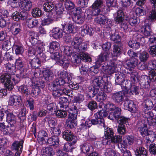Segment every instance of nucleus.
Returning a JSON list of instances; mask_svg holds the SVG:
<instances>
[{
    "mask_svg": "<svg viewBox=\"0 0 156 156\" xmlns=\"http://www.w3.org/2000/svg\"><path fill=\"white\" fill-rule=\"evenodd\" d=\"M28 34L30 42L33 45H34L37 41V38L38 37V34L31 30L28 31Z\"/></svg>",
    "mask_w": 156,
    "mask_h": 156,
    "instance_id": "obj_26",
    "label": "nucleus"
},
{
    "mask_svg": "<svg viewBox=\"0 0 156 156\" xmlns=\"http://www.w3.org/2000/svg\"><path fill=\"white\" fill-rule=\"evenodd\" d=\"M144 122V121H140L138 122L137 124V127L140 129V131L141 135L144 137L146 136L149 131L147 129V125L144 124L143 122Z\"/></svg>",
    "mask_w": 156,
    "mask_h": 156,
    "instance_id": "obj_20",
    "label": "nucleus"
},
{
    "mask_svg": "<svg viewBox=\"0 0 156 156\" xmlns=\"http://www.w3.org/2000/svg\"><path fill=\"white\" fill-rule=\"evenodd\" d=\"M40 91L41 90L39 88L36 86H34L31 90L30 94L32 97H35L39 94Z\"/></svg>",
    "mask_w": 156,
    "mask_h": 156,
    "instance_id": "obj_64",
    "label": "nucleus"
},
{
    "mask_svg": "<svg viewBox=\"0 0 156 156\" xmlns=\"http://www.w3.org/2000/svg\"><path fill=\"white\" fill-rule=\"evenodd\" d=\"M13 49L15 51L16 55H21L24 52L23 46L20 44H14L13 47Z\"/></svg>",
    "mask_w": 156,
    "mask_h": 156,
    "instance_id": "obj_38",
    "label": "nucleus"
},
{
    "mask_svg": "<svg viewBox=\"0 0 156 156\" xmlns=\"http://www.w3.org/2000/svg\"><path fill=\"white\" fill-rule=\"evenodd\" d=\"M124 96V93L121 91H119L113 93L112 98L115 103H119L123 100Z\"/></svg>",
    "mask_w": 156,
    "mask_h": 156,
    "instance_id": "obj_22",
    "label": "nucleus"
},
{
    "mask_svg": "<svg viewBox=\"0 0 156 156\" xmlns=\"http://www.w3.org/2000/svg\"><path fill=\"white\" fill-rule=\"evenodd\" d=\"M26 20V24L29 28H33L37 27L38 25V22L36 19L27 17Z\"/></svg>",
    "mask_w": 156,
    "mask_h": 156,
    "instance_id": "obj_24",
    "label": "nucleus"
},
{
    "mask_svg": "<svg viewBox=\"0 0 156 156\" xmlns=\"http://www.w3.org/2000/svg\"><path fill=\"white\" fill-rule=\"evenodd\" d=\"M146 136L147 143H148V142L149 141L150 142H153L156 138V135L155 133L151 131H149L148 133Z\"/></svg>",
    "mask_w": 156,
    "mask_h": 156,
    "instance_id": "obj_45",
    "label": "nucleus"
},
{
    "mask_svg": "<svg viewBox=\"0 0 156 156\" xmlns=\"http://www.w3.org/2000/svg\"><path fill=\"white\" fill-rule=\"evenodd\" d=\"M80 29L81 34L83 36L86 34L90 35L94 30L93 28L91 27L86 25H84L80 28Z\"/></svg>",
    "mask_w": 156,
    "mask_h": 156,
    "instance_id": "obj_27",
    "label": "nucleus"
},
{
    "mask_svg": "<svg viewBox=\"0 0 156 156\" xmlns=\"http://www.w3.org/2000/svg\"><path fill=\"white\" fill-rule=\"evenodd\" d=\"M91 10L90 12V14L92 16H97V17L101 14H100L101 12V10L99 8L96 7H93L91 6L90 7Z\"/></svg>",
    "mask_w": 156,
    "mask_h": 156,
    "instance_id": "obj_54",
    "label": "nucleus"
},
{
    "mask_svg": "<svg viewBox=\"0 0 156 156\" xmlns=\"http://www.w3.org/2000/svg\"><path fill=\"white\" fill-rule=\"evenodd\" d=\"M43 75L46 81H50L52 80L53 74L51 71L46 70L43 72Z\"/></svg>",
    "mask_w": 156,
    "mask_h": 156,
    "instance_id": "obj_40",
    "label": "nucleus"
},
{
    "mask_svg": "<svg viewBox=\"0 0 156 156\" xmlns=\"http://www.w3.org/2000/svg\"><path fill=\"white\" fill-rule=\"evenodd\" d=\"M94 21L100 24L105 25L106 27H111L112 26V22L103 15H100L94 19Z\"/></svg>",
    "mask_w": 156,
    "mask_h": 156,
    "instance_id": "obj_6",
    "label": "nucleus"
},
{
    "mask_svg": "<svg viewBox=\"0 0 156 156\" xmlns=\"http://www.w3.org/2000/svg\"><path fill=\"white\" fill-rule=\"evenodd\" d=\"M124 106L125 109L128 110L132 113L137 114L139 113L138 108L133 101L129 100L125 101L124 103Z\"/></svg>",
    "mask_w": 156,
    "mask_h": 156,
    "instance_id": "obj_8",
    "label": "nucleus"
},
{
    "mask_svg": "<svg viewBox=\"0 0 156 156\" xmlns=\"http://www.w3.org/2000/svg\"><path fill=\"white\" fill-rule=\"evenodd\" d=\"M34 99L30 98L27 101V107L29 108L30 110L32 111L34 108Z\"/></svg>",
    "mask_w": 156,
    "mask_h": 156,
    "instance_id": "obj_62",
    "label": "nucleus"
},
{
    "mask_svg": "<svg viewBox=\"0 0 156 156\" xmlns=\"http://www.w3.org/2000/svg\"><path fill=\"white\" fill-rule=\"evenodd\" d=\"M45 121L48 122V125L51 128H54L55 126L56 123L54 119L52 117H46L44 119Z\"/></svg>",
    "mask_w": 156,
    "mask_h": 156,
    "instance_id": "obj_50",
    "label": "nucleus"
},
{
    "mask_svg": "<svg viewBox=\"0 0 156 156\" xmlns=\"http://www.w3.org/2000/svg\"><path fill=\"white\" fill-rule=\"evenodd\" d=\"M114 135V133L112 130L109 128L107 127L106 130L105 131V135L106 138L111 139Z\"/></svg>",
    "mask_w": 156,
    "mask_h": 156,
    "instance_id": "obj_56",
    "label": "nucleus"
},
{
    "mask_svg": "<svg viewBox=\"0 0 156 156\" xmlns=\"http://www.w3.org/2000/svg\"><path fill=\"white\" fill-rule=\"evenodd\" d=\"M11 76L5 73L0 76V82L3 83L7 90H11L14 87V84L11 80Z\"/></svg>",
    "mask_w": 156,
    "mask_h": 156,
    "instance_id": "obj_4",
    "label": "nucleus"
},
{
    "mask_svg": "<svg viewBox=\"0 0 156 156\" xmlns=\"http://www.w3.org/2000/svg\"><path fill=\"white\" fill-rule=\"evenodd\" d=\"M124 13L122 10L120 9L117 11L115 14L114 20L116 24L121 23L124 20Z\"/></svg>",
    "mask_w": 156,
    "mask_h": 156,
    "instance_id": "obj_19",
    "label": "nucleus"
},
{
    "mask_svg": "<svg viewBox=\"0 0 156 156\" xmlns=\"http://www.w3.org/2000/svg\"><path fill=\"white\" fill-rule=\"evenodd\" d=\"M42 151L44 155L48 156H51L54 155L55 152L53 149L50 147H47L43 148Z\"/></svg>",
    "mask_w": 156,
    "mask_h": 156,
    "instance_id": "obj_43",
    "label": "nucleus"
},
{
    "mask_svg": "<svg viewBox=\"0 0 156 156\" xmlns=\"http://www.w3.org/2000/svg\"><path fill=\"white\" fill-rule=\"evenodd\" d=\"M44 10L47 12H50L53 10H57V6L53 2H49L44 3L43 5Z\"/></svg>",
    "mask_w": 156,
    "mask_h": 156,
    "instance_id": "obj_21",
    "label": "nucleus"
},
{
    "mask_svg": "<svg viewBox=\"0 0 156 156\" xmlns=\"http://www.w3.org/2000/svg\"><path fill=\"white\" fill-rule=\"evenodd\" d=\"M78 55H75L71 58V61L75 65H77L81 62V60L86 62H90L91 58L87 54L76 53Z\"/></svg>",
    "mask_w": 156,
    "mask_h": 156,
    "instance_id": "obj_5",
    "label": "nucleus"
},
{
    "mask_svg": "<svg viewBox=\"0 0 156 156\" xmlns=\"http://www.w3.org/2000/svg\"><path fill=\"white\" fill-rule=\"evenodd\" d=\"M59 47L60 44L58 42L56 41L51 42L49 46L50 51L51 53H52L54 50H57Z\"/></svg>",
    "mask_w": 156,
    "mask_h": 156,
    "instance_id": "obj_47",
    "label": "nucleus"
},
{
    "mask_svg": "<svg viewBox=\"0 0 156 156\" xmlns=\"http://www.w3.org/2000/svg\"><path fill=\"white\" fill-rule=\"evenodd\" d=\"M5 65L6 70V73L11 76L15 74L16 70V67L14 65L8 63Z\"/></svg>",
    "mask_w": 156,
    "mask_h": 156,
    "instance_id": "obj_30",
    "label": "nucleus"
},
{
    "mask_svg": "<svg viewBox=\"0 0 156 156\" xmlns=\"http://www.w3.org/2000/svg\"><path fill=\"white\" fill-rule=\"evenodd\" d=\"M130 91L129 94L130 95L135 94V95L138 94L139 93V90L140 89L139 87L135 85H133L131 86L130 88Z\"/></svg>",
    "mask_w": 156,
    "mask_h": 156,
    "instance_id": "obj_55",
    "label": "nucleus"
},
{
    "mask_svg": "<svg viewBox=\"0 0 156 156\" xmlns=\"http://www.w3.org/2000/svg\"><path fill=\"white\" fill-rule=\"evenodd\" d=\"M52 36L55 39H57L62 37V31L59 28L56 27L52 30Z\"/></svg>",
    "mask_w": 156,
    "mask_h": 156,
    "instance_id": "obj_37",
    "label": "nucleus"
},
{
    "mask_svg": "<svg viewBox=\"0 0 156 156\" xmlns=\"http://www.w3.org/2000/svg\"><path fill=\"white\" fill-rule=\"evenodd\" d=\"M21 102L20 96L13 95L10 97L9 101V105L13 106H17L20 105Z\"/></svg>",
    "mask_w": 156,
    "mask_h": 156,
    "instance_id": "obj_16",
    "label": "nucleus"
},
{
    "mask_svg": "<svg viewBox=\"0 0 156 156\" xmlns=\"http://www.w3.org/2000/svg\"><path fill=\"white\" fill-rule=\"evenodd\" d=\"M6 114V121L10 124H15L16 123V117L13 113L7 111L5 112Z\"/></svg>",
    "mask_w": 156,
    "mask_h": 156,
    "instance_id": "obj_23",
    "label": "nucleus"
},
{
    "mask_svg": "<svg viewBox=\"0 0 156 156\" xmlns=\"http://www.w3.org/2000/svg\"><path fill=\"white\" fill-rule=\"evenodd\" d=\"M21 6L23 9L26 11H30L32 7V2L30 0H24L22 2Z\"/></svg>",
    "mask_w": 156,
    "mask_h": 156,
    "instance_id": "obj_28",
    "label": "nucleus"
},
{
    "mask_svg": "<svg viewBox=\"0 0 156 156\" xmlns=\"http://www.w3.org/2000/svg\"><path fill=\"white\" fill-rule=\"evenodd\" d=\"M18 90L20 92L24 94L26 96H28L30 94L29 91L26 86H21L19 87Z\"/></svg>",
    "mask_w": 156,
    "mask_h": 156,
    "instance_id": "obj_59",
    "label": "nucleus"
},
{
    "mask_svg": "<svg viewBox=\"0 0 156 156\" xmlns=\"http://www.w3.org/2000/svg\"><path fill=\"white\" fill-rule=\"evenodd\" d=\"M59 102L60 104L62 105V106L65 108L67 107L69 102L67 98L63 97H60Z\"/></svg>",
    "mask_w": 156,
    "mask_h": 156,
    "instance_id": "obj_60",
    "label": "nucleus"
},
{
    "mask_svg": "<svg viewBox=\"0 0 156 156\" xmlns=\"http://www.w3.org/2000/svg\"><path fill=\"white\" fill-rule=\"evenodd\" d=\"M59 139L58 136H52L48 139L46 143H47L51 146L57 147L58 146Z\"/></svg>",
    "mask_w": 156,
    "mask_h": 156,
    "instance_id": "obj_25",
    "label": "nucleus"
},
{
    "mask_svg": "<svg viewBox=\"0 0 156 156\" xmlns=\"http://www.w3.org/2000/svg\"><path fill=\"white\" fill-rule=\"evenodd\" d=\"M141 31L146 37L149 36L152 34L150 27L148 24L143 26L141 28Z\"/></svg>",
    "mask_w": 156,
    "mask_h": 156,
    "instance_id": "obj_32",
    "label": "nucleus"
},
{
    "mask_svg": "<svg viewBox=\"0 0 156 156\" xmlns=\"http://www.w3.org/2000/svg\"><path fill=\"white\" fill-rule=\"evenodd\" d=\"M63 137L69 142L75 144L77 140V138L70 130H66L62 133Z\"/></svg>",
    "mask_w": 156,
    "mask_h": 156,
    "instance_id": "obj_7",
    "label": "nucleus"
},
{
    "mask_svg": "<svg viewBox=\"0 0 156 156\" xmlns=\"http://www.w3.org/2000/svg\"><path fill=\"white\" fill-rule=\"evenodd\" d=\"M121 111V109L117 107L116 109L109 113L108 117V118L112 120H117L122 116Z\"/></svg>",
    "mask_w": 156,
    "mask_h": 156,
    "instance_id": "obj_14",
    "label": "nucleus"
},
{
    "mask_svg": "<svg viewBox=\"0 0 156 156\" xmlns=\"http://www.w3.org/2000/svg\"><path fill=\"white\" fill-rule=\"evenodd\" d=\"M60 77H61V79L65 81V83L67 82L69 83L71 82L72 77L71 75L70 74L69 75L66 71H64L61 72L60 73Z\"/></svg>",
    "mask_w": 156,
    "mask_h": 156,
    "instance_id": "obj_33",
    "label": "nucleus"
},
{
    "mask_svg": "<svg viewBox=\"0 0 156 156\" xmlns=\"http://www.w3.org/2000/svg\"><path fill=\"white\" fill-rule=\"evenodd\" d=\"M65 83V81L62 79H57L52 84L48 85L49 90L53 91L52 95L54 97L56 98L62 95L61 88Z\"/></svg>",
    "mask_w": 156,
    "mask_h": 156,
    "instance_id": "obj_3",
    "label": "nucleus"
},
{
    "mask_svg": "<svg viewBox=\"0 0 156 156\" xmlns=\"http://www.w3.org/2000/svg\"><path fill=\"white\" fill-rule=\"evenodd\" d=\"M123 49L122 46L121 44H116L113 46V52L116 56L120 55Z\"/></svg>",
    "mask_w": 156,
    "mask_h": 156,
    "instance_id": "obj_34",
    "label": "nucleus"
},
{
    "mask_svg": "<svg viewBox=\"0 0 156 156\" xmlns=\"http://www.w3.org/2000/svg\"><path fill=\"white\" fill-rule=\"evenodd\" d=\"M138 60L134 57L131 58L129 60L126 61L124 66L126 69L132 71L137 65Z\"/></svg>",
    "mask_w": 156,
    "mask_h": 156,
    "instance_id": "obj_12",
    "label": "nucleus"
},
{
    "mask_svg": "<svg viewBox=\"0 0 156 156\" xmlns=\"http://www.w3.org/2000/svg\"><path fill=\"white\" fill-rule=\"evenodd\" d=\"M149 57L148 53L144 51L140 54L139 58L140 60L142 62H145L147 61Z\"/></svg>",
    "mask_w": 156,
    "mask_h": 156,
    "instance_id": "obj_51",
    "label": "nucleus"
},
{
    "mask_svg": "<svg viewBox=\"0 0 156 156\" xmlns=\"http://www.w3.org/2000/svg\"><path fill=\"white\" fill-rule=\"evenodd\" d=\"M151 80L147 76H143L139 80L140 86L145 89H149L150 88Z\"/></svg>",
    "mask_w": 156,
    "mask_h": 156,
    "instance_id": "obj_13",
    "label": "nucleus"
},
{
    "mask_svg": "<svg viewBox=\"0 0 156 156\" xmlns=\"http://www.w3.org/2000/svg\"><path fill=\"white\" fill-rule=\"evenodd\" d=\"M10 29L12 33L16 35L22 30V27L19 23H14L11 26Z\"/></svg>",
    "mask_w": 156,
    "mask_h": 156,
    "instance_id": "obj_36",
    "label": "nucleus"
},
{
    "mask_svg": "<svg viewBox=\"0 0 156 156\" xmlns=\"http://www.w3.org/2000/svg\"><path fill=\"white\" fill-rule=\"evenodd\" d=\"M107 96L106 94L103 92H99L97 96L96 100L98 101L102 102L106 99Z\"/></svg>",
    "mask_w": 156,
    "mask_h": 156,
    "instance_id": "obj_57",
    "label": "nucleus"
},
{
    "mask_svg": "<svg viewBox=\"0 0 156 156\" xmlns=\"http://www.w3.org/2000/svg\"><path fill=\"white\" fill-rule=\"evenodd\" d=\"M102 110L99 111L94 114L95 119H92L91 120L87 119L85 122H82L81 126L83 128L87 129V127L89 128L93 125H100L105 128V122L103 118Z\"/></svg>",
    "mask_w": 156,
    "mask_h": 156,
    "instance_id": "obj_1",
    "label": "nucleus"
},
{
    "mask_svg": "<svg viewBox=\"0 0 156 156\" xmlns=\"http://www.w3.org/2000/svg\"><path fill=\"white\" fill-rule=\"evenodd\" d=\"M55 113L58 117L61 118H65L67 115V112L66 111L61 110H58Z\"/></svg>",
    "mask_w": 156,
    "mask_h": 156,
    "instance_id": "obj_58",
    "label": "nucleus"
},
{
    "mask_svg": "<svg viewBox=\"0 0 156 156\" xmlns=\"http://www.w3.org/2000/svg\"><path fill=\"white\" fill-rule=\"evenodd\" d=\"M27 13L25 12H19L16 11L14 12L12 15V19L16 21H18L20 20H24L27 19Z\"/></svg>",
    "mask_w": 156,
    "mask_h": 156,
    "instance_id": "obj_11",
    "label": "nucleus"
},
{
    "mask_svg": "<svg viewBox=\"0 0 156 156\" xmlns=\"http://www.w3.org/2000/svg\"><path fill=\"white\" fill-rule=\"evenodd\" d=\"M149 110L144 108V110L142 113V115L143 116L144 118H147V119H149L150 118H153L154 116L153 112Z\"/></svg>",
    "mask_w": 156,
    "mask_h": 156,
    "instance_id": "obj_44",
    "label": "nucleus"
},
{
    "mask_svg": "<svg viewBox=\"0 0 156 156\" xmlns=\"http://www.w3.org/2000/svg\"><path fill=\"white\" fill-rule=\"evenodd\" d=\"M29 59H30L29 62L33 69L39 67L40 66L41 62L38 58H36L33 59L31 58Z\"/></svg>",
    "mask_w": 156,
    "mask_h": 156,
    "instance_id": "obj_39",
    "label": "nucleus"
},
{
    "mask_svg": "<svg viewBox=\"0 0 156 156\" xmlns=\"http://www.w3.org/2000/svg\"><path fill=\"white\" fill-rule=\"evenodd\" d=\"M99 88L90 87L88 88L87 96L89 98H93L98 91Z\"/></svg>",
    "mask_w": 156,
    "mask_h": 156,
    "instance_id": "obj_29",
    "label": "nucleus"
},
{
    "mask_svg": "<svg viewBox=\"0 0 156 156\" xmlns=\"http://www.w3.org/2000/svg\"><path fill=\"white\" fill-rule=\"evenodd\" d=\"M73 19L76 23L81 24L84 22V18L80 15H78L75 16L73 17Z\"/></svg>",
    "mask_w": 156,
    "mask_h": 156,
    "instance_id": "obj_61",
    "label": "nucleus"
},
{
    "mask_svg": "<svg viewBox=\"0 0 156 156\" xmlns=\"http://www.w3.org/2000/svg\"><path fill=\"white\" fill-rule=\"evenodd\" d=\"M109 55V54L106 51L101 53L98 56V60L95 62L97 66H101L103 62L106 61L108 58Z\"/></svg>",
    "mask_w": 156,
    "mask_h": 156,
    "instance_id": "obj_17",
    "label": "nucleus"
},
{
    "mask_svg": "<svg viewBox=\"0 0 156 156\" xmlns=\"http://www.w3.org/2000/svg\"><path fill=\"white\" fill-rule=\"evenodd\" d=\"M103 80L101 77L96 78L93 81V87L99 88L103 85Z\"/></svg>",
    "mask_w": 156,
    "mask_h": 156,
    "instance_id": "obj_49",
    "label": "nucleus"
},
{
    "mask_svg": "<svg viewBox=\"0 0 156 156\" xmlns=\"http://www.w3.org/2000/svg\"><path fill=\"white\" fill-rule=\"evenodd\" d=\"M47 134L44 130L40 131L38 133V140L41 144H44L46 143V140L48 139Z\"/></svg>",
    "mask_w": 156,
    "mask_h": 156,
    "instance_id": "obj_18",
    "label": "nucleus"
},
{
    "mask_svg": "<svg viewBox=\"0 0 156 156\" xmlns=\"http://www.w3.org/2000/svg\"><path fill=\"white\" fill-rule=\"evenodd\" d=\"M23 141H15L12 144L11 148L12 150L16 151L15 154V156H20L22 152L23 148Z\"/></svg>",
    "mask_w": 156,
    "mask_h": 156,
    "instance_id": "obj_9",
    "label": "nucleus"
},
{
    "mask_svg": "<svg viewBox=\"0 0 156 156\" xmlns=\"http://www.w3.org/2000/svg\"><path fill=\"white\" fill-rule=\"evenodd\" d=\"M84 100V95L82 94H79L78 95L74 97L73 101L74 102L80 103Z\"/></svg>",
    "mask_w": 156,
    "mask_h": 156,
    "instance_id": "obj_63",
    "label": "nucleus"
},
{
    "mask_svg": "<svg viewBox=\"0 0 156 156\" xmlns=\"http://www.w3.org/2000/svg\"><path fill=\"white\" fill-rule=\"evenodd\" d=\"M71 45L73 46V51L75 53L87 54L85 53L86 51L87 44L84 42L80 37H75L71 42Z\"/></svg>",
    "mask_w": 156,
    "mask_h": 156,
    "instance_id": "obj_2",
    "label": "nucleus"
},
{
    "mask_svg": "<svg viewBox=\"0 0 156 156\" xmlns=\"http://www.w3.org/2000/svg\"><path fill=\"white\" fill-rule=\"evenodd\" d=\"M110 37L111 39L116 43H118L121 41L120 36L115 31L113 32H112Z\"/></svg>",
    "mask_w": 156,
    "mask_h": 156,
    "instance_id": "obj_46",
    "label": "nucleus"
},
{
    "mask_svg": "<svg viewBox=\"0 0 156 156\" xmlns=\"http://www.w3.org/2000/svg\"><path fill=\"white\" fill-rule=\"evenodd\" d=\"M102 67L103 70H105V73L107 74L111 75L116 71L114 67L108 66V65H106V66H102Z\"/></svg>",
    "mask_w": 156,
    "mask_h": 156,
    "instance_id": "obj_42",
    "label": "nucleus"
},
{
    "mask_svg": "<svg viewBox=\"0 0 156 156\" xmlns=\"http://www.w3.org/2000/svg\"><path fill=\"white\" fill-rule=\"evenodd\" d=\"M136 41L131 48L136 50L140 48V45H143L145 42L144 38L140 34L136 36Z\"/></svg>",
    "mask_w": 156,
    "mask_h": 156,
    "instance_id": "obj_15",
    "label": "nucleus"
},
{
    "mask_svg": "<svg viewBox=\"0 0 156 156\" xmlns=\"http://www.w3.org/2000/svg\"><path fill=\"white\" fill-rule=\"evenodd\" d=\"M62 26L63 30L66 33H70L73 32L74 27L72 24L68 23L62 25Z\"/></svg>",
    "mask_w": 156,
    "mask_h": 156,
    "instance_id": "obj_41",
    "label": "nucleus"
},
{
    "mask_svg": "<svg viewBox=\"0 0 156 156\" xmlns=\"http://www.w3.org/2000/svg\"><path fill=\"white\" fill-rule=\"evenodd\" d=\"M92 148L91 144L89 143H85L81 146L82 151L84 153H87L89 152L90 149Z\"/></svg>",
    "mask_w": 156,
    "mask_h": 156,
    "instance_id": "obj_53",
    "label": "nucleus"
},
{
    "mask_svg": "<svg viewBox=\"0 0 156 156\" xmlns=\"http://www.w3.org/2000/svg\"><path fill=\"white\" fill-rule=\"evenodd\" d=\"M135 153L137 156H147V150L143 147H137L135 151Z\"/></svg>",
    "mask_w": 156,
    "mask_h": 156,
    "instance_id": "obj_35",
    "label": "nucleus"
},
{
    "mask_svg": "<svg viewBox=\"0 0 156 156\" xmlns=\"http://www.w3.org/2000/svg\"><path fill=\"white\" fill-rule=\"evenodd\" d=\"M31 80L32 86H36L42 88L44 87V82L43 81H39L38 78L32 77Z\"/></svg>",
    "mask_w": 156,
    "mask_h": 156,
    "instance_id": "obj_31",
    "label": "nucleus"
},
{
    "mask_svg": "<svg viewBox=\"0 0 156 156\" xmlns=\"http://www.w3.org/2000/svg\"><path fill=\"white\" fill-rule=\"evenodd\" d=\"M21 0H9L8 4L13 8L20 7L21 4Z\"/></svg>",
    "mask_w": 156,
    "mask_h": 156,
    "instance_id": "obj_48",
    "label": "nucleus"
},
{
    "mask_svg": "<svg viewBox=\"0 0 156 156\" xmlns=\"http://www.w3.org/2000/svg\"><path fill=\"white\" fill-rule=\"evenodd\" d=\"M74 144L70 142H67L65 143L63 146V150L66 152L70 151L72 152L73 149L74 148L73 146V145Z\"/></svg>",
    "mask_w": 156,
    "mask_h": 156,
    "instance_id": "obj_52",
    "label": "nucleus"
},
{
    "mask_svg": "<svg viewBox=\"0 0 156 156\" xmlns=\"http://www.w3.org/2000/svg\"><path fill=\"white\" fill-rule=\"evenodd\" d=\"M125 75L122 73L117 74H115V84L121 85H123V87L127 88L128 87V81H125Z\"/></svg>",
    "mask_w": 156,
    "mask_h": 156,
    "instance_id": "obj_10",
    "label": "nucleus"
}]
</instances>
